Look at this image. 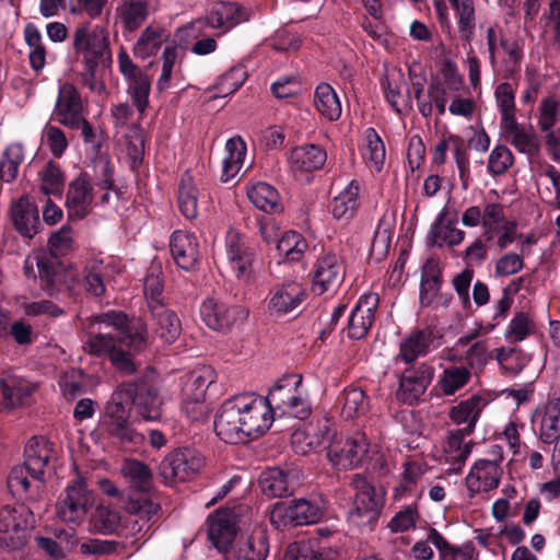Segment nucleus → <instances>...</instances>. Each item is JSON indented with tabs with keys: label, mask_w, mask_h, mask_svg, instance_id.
Returning a JSON list of instances; mask_svg holds the SVG:
<instances>
[{
	"label": "nucleus",
	"mask_w": 560,
	"mask_h": 560,
	"mask_svg": "<svg viewBox=\"0 0 560 560\" xmlns=\"http://www.w3.org/2000/svg\"><path fill=\"white\" fill-rule=\"evenodd\" d=\"M302 381L300 374H287L275 383L267 397L247 393L226 399L215 415L217 435L229 444L262 435L273 422L272 405L282 411Z\"/></svg>",
	"instance_id": "f257e3e1"
},
{
	"label": "nucleus",
	"mask_w": 560,
	"mask_h": 560,
	"mask_svg": "<svg viewBox=\"0 0 560 560\" xmlns=\"http://www.w3.org/2000/svg\"><path fill=\"white\" fill-rule=\"evenodd\" d=\"M121 475L133 489L125 502V512L129 514L124 523V534L138 536L147 533L158 520L159 504L152 501L149 490L152 485L150 467L138 460L127 459L121 466Z\"/></svg>",
	"instance_id": "f03ea898"
},
{
	"label": "nucleus",
	"mask_w": 560,
	"mask_h": 560,
	"mask_svg": "<svg viewBox=\"0 0 560 560\" xmlns=\"http://www.w3.org/2000/svg\"><path fill=\"white\" fill-rule=\"evenodd\" d=\"M48 244L51 252L38 250L24 260V275L39 280V287L49 295H55L65 287L67 273L58 255H63L72 246V231L68 225L54 232Z\"/></svg>",
	"instance_id": "7ed1b4c3"
},
{
	"label": "nucleus",
	"mask_w": 560,
	"mask_h": 560,
	"mask_svg": "<svg viewBox=\"0 0 560 560\" xmlns=\"http://www.w3.org/2000/svg\"><path fill=\"white\" fill-rule=\"evenodd\" d=\"M97 324L104 331L92 336L85 346L92 354L110 357L118 345H126L133 351H140L145 346L147 328L141 319H128L120 312H108L97 317Z\"/></svg>",
	"instance_id": "20e7f679"
},
{
	"label": "nucleus",
	"mask_w": 560,
	"mask_h": 560,
	"mask_svg": "<svg viewBox=\"0 0 560 560\" xmlns=\"http://www.w3.org/2000/svg\"><path fill=\"white\" fill-rule=\"evenodd\" d=\"M101 427L115 444L124 448L135 450L144 442V435L132 425L130 404L120 385L114 390L104 407Z\"/></svg>",
	"instance_id": "39448f33"
},
{
	"label": "nucleus",
	"mask_w": 560,
	"mask_h": 560,
	"mask_svg": "<svg viewBox=\"0 0 560 560\" xmlns=\"http://www.w3.org/2000/svg\"><path fill=\"white\" fill-rule=\"evenodd\" d=\"M249 20V12L236 2H215L206 18L197 19L177 28L175 36L179 40L196 39L202 34L205 26L221 30L225 34L236 25Z\"/></svg>",
	"instance_id": "423d86ee"
},
{
	"label": "nucleus",
	"mask_w": 560,
	"mask_h": 560,
	"mask_svg": "<svg viewBox=\"0 0 560 560\" xmlns=\"http://www.w3.org/2000/svg\"><path fill=\"white\" fill-rule=\"evenodd\" d=\"M75 57L85 63H110L109 36L105 27L89 22L78 24L71 34Z\"/></svg>",
	"instance_id": "0eeeda50"
},
{
	"label": "nucleus",
	"mask_w": 560,
	"mask_h": 560,
	"mask_svg": "<svg viewBox=\"0 0 560 560\" xmlns=\"http://www.w3.org/2000/svg\"><path fill=\"white\" fill-rule=\"evenodd\" d=\"M325 508L322 498H301L290 503L277 502L270 511L269 520L276 529L315 524L322 520Z\"/></svg>",
	"instance_id": "6e6552de"
},
{
	"label": "nucleus",
	"mask_w": 560,
	"mask_h": 560,
	"mask_svg": "<svg viewBox=\"0 0 560 560\" xmlns=\"http://www.w3.org/2000/svg\"><path fill=\"white\" fill-rule=\"evenodd\" d=\"M35 525L34 511L25 504L5 505L0 510V547L19 550Z\"/></svg>",
	"instance_id": "1a4fd4ad"
},
{
	"label": "nucleus",
	"mask_w": 560,
	"mask_h": 560,
	"mask_svg": "<svg viewBox=\"0 0 560 560\" xmlns=\"http://www.w3.org/2000/svg\"><path fill=\"white\" fill-rule=\"evenodd\" d=\"M94 504L93 491L88 488L83 478L78 477L59 495L56 512L62 522L80 525L88 518Z\"/></svg>",
	"instance_id": "9d476101"
},
{
	"label": "nucleus",
	"mask_w": 560,
	"mask_h": 560,
	"mask_svg": "<svg viewBox=\"0 0 560 560\" xmlns=\"http://www.w3.org/2000/svg\"><path fill=\"white\" fill-rule=\"evenodd\" d=\"M370 442L365 433L332 438L327 446V459L338 470L358 468L368 459Z\"/></svg>",
	"instance_id": "9b49d317"
},
{
	"label": "nucleus",
	"mask_w": 560,
	"mask_h": 560,
	"mask_svg": "<svg viewBox=\"0 0 560 560\" xmlns=\"http://www.w3.org/2000/svg\"><path fill=\"white\" fill-rule=\"evenodd\" d=\"M205 458L195 448H177L168 453L160 463L159 474L163 481L173 486L196 477L203 467Z\"/></svg>",
	"instance_id": "f8f14e48"
},
{
	"label": "nucleus",
	"mask_w": 560,
	"mask_h": 560,
	"mask_svg": "<svg viewBox=\"0 0 560 560\" xmlns=\"http://www.w3.org/2000/svg\"><path fill=\"white\" fill-rule=\"evenodd\" d=\"M125 397L145 421H158L162 416V399L158 389L145 378L120 385Z\"/></svg>",
	"instance_id": "ddd939ff"
},
{
	"label": "nucleus",
	"mask_w": 560,
	"mask_h": 560,
	"mask_svg": "<svg viewBox=\"0 0 560 560\" xmlns=\"http://www.w3.org/2000/svg\"><path fill=\"white\" fill-rule=\"evenodd\" d=\"M224 253L230 268L238 280L249 281L256 250L235 229L230 228L224 237Z\"/></svg>",
	"instance_id": "4468645a"
},
{
	"label": "nucleus",
	"mask_w": 560,
	"mask_h": 560,
	"mask_svg": "<svg viewBox=\"0 0 560 560\" xmlns=\"http://www.w3.org/2000/svg\"><path fill=\"white\" fill-rule=\"evenodd\" d=\"M334 436V422L327 417H322L294 430L291 434V446L294 453L307 455L322 450Z\"/></svg>",
	"instance_id": "2eb2a0df"
},
{
	"label": "nucleus",
	"mask_w": 560,
	"mask_h": 560,
	"mask_svg": "<svg viewBox=\"0 0 560 560\" xmlns=\"http://www.w3.org/2000/svg\"><path fill=\"white\" fill-rule=\"evenodd\" d=\"M306 296V289L296 280L276 283L265 299L266 312L271 317H282L299 308Z\"/></svg>",
	"instance_id": "dca6fc26"
},
{
	"label": "nucleus",
	"mask_w": 560,
	"mask_h": 560,
	"mask_svg": "<svg viewBox=\"0 0 560 560\" xmlns=\"http://www.w3.org/2000/svg\"><path fill=\"white\" fill-rule=\"evenodd\" d=\"M434 376V368L425 362L409 364L400 374L396 397L412 406L424 395Z\"/></svg>",
	"instance_id": "f3484780"
},
{
	"label": "nucleus",
	"mask_w": 560,
	"mask_h": 560,
	"mask_svg": "<svg viewBox=\"0 0 560 560\" xmlns=\"http://www.w3.org/2000/svg\"><path fill=\"white\" fill-rule=\"evenodd\" d=\"M201 320L212 330L226 331L237 320H243L248 316V312L240 305H228L226 303L208 298L203 300L199 307Z\"/></svg>",
	"instance_id": "a211bd4d"
},
{
	"label": "nucleus",
	"mask_w": 560,
	"mask_h": 560,
	"mask_svg": "<svg viewBox=\"0 0 560 560\" xmlns=\"http://www.w3.org/2000/svg\"><path fill=\"white\" fill-rule=\"evenodd\" d=\"M93 186L88 173L81 172L69 185L66 195L68 218L80 221L86 218L93 208Z\"/></svg>",
	"instance_id": "6ab92c4d"
},
{
	"label": "nucleus",
	"mask_w": 560,
	"mask_h": 560,
	"mask_svg": "<svg viewBox=\"0 0 560 560\" xmlns=\"http://www.w3.org/2000/svg\"><path fill=\"white\" fill-rule=\"evenodd\" d=\"M345 269L342 260L336 254H325L314 265L312 291L322 295L335 291L343 281Z\"/></svg>",
	"instance_id": "aec40b11"
},
{
	"label": "nucleus",
	"mask_w": 560,
	"mask_h": 560,
	"mask_svg": "<svg viewBox=\"0 0 560 560\" xmlns=\"http://www.w3.org/2000/svg\"><path fill=\"white\" fill-rule=\"evenodd\" d=\"M56 120L67 128H75L85 117V108L80 92L71 83L59 86L54 108Z\"/></svg>",
	"instance_id": "412c9836"
},
{
	"label": "nucleus",
	"mask_w": 560,
	"mask_h": 560,
	"mask_svg": "<svg viewBox=\"0 0 560 560\" xmlns=\"http://www.w3.org/2000/svg\"><path fill=\"white\" fill-rule=\"evenodd\" d=\"M10 493L18 500L35 502L42 499L44 480L42 475H35L22 465L14 466L7 479Z\"/></svg>",
	"instance_id": "4be33fe9"
},
{
	"label": "nucleus",
	"mask_w": 560,
	"mask_h": 560,
	"mask_svg": "<svg viewBox=\"0 0 560 560\" xmlns=\"http://www.w3.org/2000/svg\"><path fill=\"white\" fill-rule=\"evenodd\" d=\"M503 475L502 466L486 459H478L470 467L465 478V485L470 499L477 494L487 493L497 489Z\"/></svg>",
	"instance_id": "5701e85b"
},
{
	"label": "nucleus",
	"mask_w": 560,
	"mask_h": 560,
	"mask_svg": "<svg viewBox=\"0 0 560 560\" xmlns=\"http://www.w3.org/2000/svg\"><path fill=\"white\" fill-rule=\"evenodd\" d=\"M235 535V517L230 510L219 509L208 516L207 536L219 552H229Z\"/></svg>",
	"instance_id": "b1692460"
},
{
	"label": "nucleus",
	"mask_w": 560,
	"mask_h": 560,
	"mask_svg": "<svg viewBox=\"0 0 560 560\" xmlns=\"http://www.w3.org/2000/svg\"><path fill=\"white\" fill-rule=\"evenodd\" d=\"M170 249L175 264L185 271H194L200 264L199 243L194 233L176 230L170 237Z\"/></svg>",
	"instance_id": "393cba45"
},
{
	"label": "nucleus",
	"mask_w": 560,
	"mask_h": 560,
	"mask_svg": "<svg viewBox=\"0 0 560 560\" xmlns=\"http://www.w3.org/2000/svg\"><path fill=\"white\" fill-rule=\"evenodd\" d=\"M380 303L377 293H365L350 313L348 322V337L359 340L365 337L375 319V311Z\"/></svg>",
	"instance_id": "a878e982"
},
{
	"label": "nucleus",
	"mask_w": 560,
	"mask_h": 560,
	"mask_svg": "<svg viewBox=\"0 0 560 560\" xmlns=\"http://www.w3.org/2000/svg\"><path fill=\"white\" fill-rule=\"evenodd\" d=\"M327 161V153L318 144L305 143L294 147L288 155L290 171L295 177H302L320 170Z\"/></svg>",
	"instance_id": "bb28decb"
},
{
	"label": "nucleus",
	"mask_w": 560,
	"mask_h": 560,
	"mask_svg": "<svg viewBox=\"0 0 560 560\" xmlns=\"http://www.w3.org/2000/svg\"><path fill=\"white\" fill-rule=\"evenodd\" d=\"M350 485L355 490L353 511L358 515H370V518L376 517L384 504V492L377 490L360 474L352 476Z\"/></svg>",
	"instance_id": "cd10ccee"
},
{
	"label": "nucleus",
	"mask_w": 560,
	"mask_h": 560,
	"mask_svg": "<svg viewBox=\"0 0 560 560\" xmlns=\"http://www.w3.org/2000/svg\"><path fill=\"white\" fill-rule=\"evenodd\" d=\"M11 220L19 234L26 238H33L43 228L38 208L28 196L12 203Z\"/></svg>",
	"instance_id": "c85d7f7f"
},
{
	"label": "nucleus",
	"mask_w": 560,
	"mask_h": 560,
	"mask_svg": "<svg viewBox=\"0 0 560 560\" xmlns=\"http://www.w3.org/2000/svg\"><path fill=\"white\" fill-rule=\"evenodd\" d=\"M268 553V532L264 527H255L225 555V560H266Z\"/></svg>",
	"instance_id": "c756f323"
},
{
	"label": "nucleus",
	"mask_w": 560,
	"mask_h": 560,
	"mask_svg": "<svg viewBox=\"0 0 560 560\" xmlns=\"http://www.w3.org/2000/svg\"><path fill=\"white\" fill-rule=\"evenodd\" d=\"M439 346L440 342L432 329H418L401 341L397 358L412 364L418 358L425 357Z\"/></svg>",
	"instance_id": "7c9ffc66"
},
{
	"label": "nucleus",
	"mask_w": 560,
	"mask_h": 560,
	"mask_svg": "<svg viewBox=\"0 0 560 560\" xmlns=\"http://www.w3.org/2000/svg\"><path fill=\"white\" fill-rule=\"evenodd\" d=\"M35 385L16 375L8 374L0 380V408L12 410L27 404Z\"/></svg>",
	"instance_id": "2f4dec72"
},
{
	"label": "nucleus",
	"mask_w": 560,
	"mask_h": 560,
	"mask_svg": "<svg viewBox=\"0 0 560 560\" xmlns=\"http://www.w3.org/2000/svg\"><path fill=\"white\" fill-rule=\"evenodd\" d=\"M457 218L448 217V210L444 207L436 215L429 232L432 245L443 247L459 245L465 238V232L456 228Z\"/></svg>",
	"instance_id": "473e14b6"
},
{
	"label": "nucleus",
	"mask_w": 560,
	"mask_h": 560,
	"mask_svg": "<svg viewBox=\"0 0 560 560\" xmlns=\"http://www.w3.org/2000/svg\"><path fill=\"white\" fill-rule=\"evenodd\" d=\"M361 186L357 179H351L330 201L329 211L334 219L350 221L360 208Z\"/></svg>",
	"instance_id": "72a5a7b5"
},
{
	"label": "nucleus",
	"mask_w": 560,
	"mask_h": 560,
	"mask_svg": "<svg viewBox=\"0 0 560 560\" xmlns=\"http://www.w3.org/2000/svg\"><path fill=\"white\" fill-rule=\"evenodd\" d=\"M154 320L155 335L166 343H173L180 335L182 325L179 318L165 304H154L149 310Z\"/></svg>",
	"instance_id": "f704fd0d"
},
{
	"label": "nucleus",
	"mask_w": 560,
	"mask_h": 560,
	"mask_svg": "<svg viewBox=\"0 0 560 560\" xmlns=\"http://www.w3.org/2000/svg\"><path fill=\"white\" fill-rule=\"evenodd\" d=\"M506 140L521 153L534 155L538 152L539 142L534 129L530 126H524L512 120L500 126Z\"/></svg>",
	"instance_id": "c9c22d12"
},
{
	"label": "nucleus",
	"mask_w": 560,
	"mask_h": 560,
	"mask_svg": "<svg viewBox=\"0 0 560 560\" xmlns=\"http://www.w3.org/2000/svg\"><path fill=\"white\" fill-rule=\"evenodd\" d=\"M52 458L51 443L44 436H33L24 450L23 465L35 475L44 476L45 467Z\"/></svg>",
	"instance_id": "e433bc0d"
},
{
	"label": "nucleus",
	"mask_w": 560,
	"mask_h": 560,
	"mask_svg": "<svg viewBox=\"0 0 560 560\" xmlns=\"http://www.w3.org/2000/svg\"><path fill=\"white\" fill-rule=\"evenodd\" d=\"M338 551L317 540L296 541L288 546L282 560H337Z\"/></svg>",
	"instance_id": "4c0bfd02"
},
{
	"label": "nucleus",
	"mask_w": 560,
	"mask_h": 560,
	"mask_svg": "<svg viewBox=\"0 0 560 560\" xmlns=\"http://www.w3.org/2000/svg\"><path fill=\"white\" fill-rule=\"evenodd\" d=\"M129 516V514L126 512V516L121 518L119 513L115 510H112L107 506H97L95 511L91 515L90 525L91 527L103 535H109L115 532L118 533V535L128 537L124 534L122 527L126 518ZM147 533H143L142 535L138 536H130L131 538L137 541L139 538L143 537Z\"/></svg>",
	"instance_id": "58836bf2"
},
{
	"label": "nucleus",
	"mask_w": 560,
	"mask_h": 560,
	"mask_svg": "<svg viewBox=\"0 0 560 560\" xmlns=\"http://www.w3.org/2000/svg\"><path fill=\"white\" fill-rule=\"evenodd\" d=\"M215 378L217 373L212 366H197L183 377L182 396L206 398L207 389Z\"/></svg>",
	"instance_id": "ea45409f"
},
{
	"label": "nucleus",
	"mask_w": 560,
	"mask_h": 560,
	"mask_svg": "<svg viewBox=\"0 0 560 560\" xmlns=\"http://www.w3.org/2000/svg\"><path fill=\"white\" fill-rule=\"evenodd\" d=\"M456 19L457 30L462 37L467 43L474 38L477 16L474 0H447Z\"/></svg>",
	"instance_id": "a19ab883"
},
{
	"label": "nucleus",
	"mask_w": 560,
	"mask_h": 560,
	"mask_svg": "<svg viewBox=\"0 0 560 560\" xmlns=\"http://www.w3.org/2000/svg\"><path fill=\"white\" fill-rule=\"evenodd\" d=\"M226 155L223 159L222 182H229L234 178L243 167L247 147L242 137L230 138L225 143Z\"/></svg>",
	"instance_id": "79ce46f5"
},
{
	"label": "nucleus",
	"mask_w": 560,
	"mask_h": 560,
	"mask_svg": "<svg viewBox=\"0 0 560 560\" xmlns=\"http://www.w3.org/2000/svg\"><path fill=\"white\" fill-rule=\"evenodd\" d=\"M539 439L545 444L556 443L557 448L560 440V398L546 404L539 424Z\"/></svg>",
	"instance_id": "37998d69"
},
{
	"label": "nucleus",
	"mask_w": 560,
	"mask_h": 560,
	"mask_svg": "<svg viewBox=\"0 0 560 560\" xmlns=\"http://www.w3.org/2000/svg\"><path fill=\"white\" fill-rule=\"evenodd\" d=\"M471 433H466L463 430L452 431L448 435L447 443L445 446L446 460L453 464V467L448 470L453 474H458L462 467L471 452V442H466V436Z\"/></svg>",
	"instance_id": "c03bdc74"
},
{
	"label": "nucleus",
	"mask_w": 560,
	"mask_h": 560,
	"mask_svg": "<svg viewBox=\"0 0 560 560\" xmlns=\"http://www.w3.org/2000/svg\"><path fill=\"white\" fill-rule=\"evenodd\" d=\"M259 487L264 494L271 498H282L293 491L289 475L280 468H270L259 477Z\"/></svg>",
	"instance_id": "a18cd8bd"
},
{
	"label": "nucleus",
	"mask_w": 560,
	"mask_h": 560,
	"mask_svg": "<svg viewBox=\"0 0 560 560\" xmlns=\"http://www.w3.org/2000/svg\"><path fill=\"white\" fill-rule=\"evenodd\" d=\"M247 196L250 202L264 212L277 213L282 209L278 190L267 183L260 182L253 185Z\"/></svg>",
	"instance_id": "49530a36"
},
{
	"label": "nucleus",
	"mask_w": 560,
	"mask_h": 560,
	"mask_svg": "<svg viewBox=\"0 0 560 560\" xmlns=\"http://www.w3.org/2000/svg\"><path fill=\"white\" fill-rule=\"evenodd\" d=\"M314 105L318 113L330 121L341 116V104L334 88L328 83H320L316 86Z\"/></svg>",
	"instance_id": "de8ad7c7"
},
{
	"label": "nucleus",
	"mask_w": 560,
	"mask_h": 560,
	"mask_svg": "<svg viewBox=\"0 0 560 560\" xmlns=\"http://www.w3.org/2000/svg\"><path fill=\"white\" fill-rule=\"evenodd\" d=\"M277 252L288 262L300 261L306 250L308 243L306 238L296 231L284 232L279 240H277Z\"/></svg>",
	"instance_id": "09e8293b"
},
{
	"label": "nucleus",
	"mask_w": 560,
	"mask_h": 560,
	"mask_svg": "<svg viewBox=\"0 0 560 560\" xmlns=\"http://www.w3.org/2000/svg\"><path fill=\"white\" fill-rule=\"evenodd\" d=\"M340 399L342 401L341 416L347 420L364 416L369 410V397L360 387L345 388Z\"/></svg>",
	"instance_id": "8fccbe9b"
},
{
	"label": "nucleus",
	"mask_w": 560,
	"mask_h": 560,
	"mask_svg": "<svg viewBox=\"0 0 560 560\" xmlns=\"http://www.w3.org/2000/svg\"><path fill=\"white\" fill-rule=\"evenodd\" d=\"M471 378V372L464 365L445 368L439 375L436 386L445 396L454 395L462 389Z\"/></svg>",
	"instance_id": "3c124183"
},
{
	"label": "nucleus",
	"mask_w": 560,
	"mask_h": 560,
	"mask_svg": "<svg viewBox=\"0 0 560 560\" xmlns=\"http://www.w3.org/2000/svg\"><path fill=\"white\" fill-rule=\"evenodd\" d=\"M24 39L30 48V66L35 72H39L46 65V48L43 44V36L33 23H27L24 27Z\"/></svg>",
	"instance_id": "603ef678"
},
{
	"label": "nucleus",
	"mask_w": 560,
	"mask_h": 560,
	"mask_svg": "<svg viewBox=\"0 0 560 560\" xmlns=\"http://www.w3.org/2000/svg\"><path fill=\"white\" fill-rule=\"evenodd\" d=\"M117 12L124 27L133 32L140 27L149 15L148 0H124Z\"/></svg>",
	"instance_id": "864d4df0"
},
{
	"label": "nucleus",
	"mask_w": 560,
	"mask_h": 560,
	"mask_svg": "<svg viewBox=\"0 0 560 560\" xmlns=\"http://www.w3.org/2000/svg\"><path fill=\"white\" fill-rule=\"evenodd\" d=\"M178 208L187 220H194L198 215V189L189 173H185L179 182Z\"/></svg>",
	"instance_id": "5fc2aeb1"
},
{
	"label": "nucleus",
	"mask_w": 560,
	"mask_h": 560,
	"mask_svg": "<svg viewBox=\"0 0 560 560\" xmlns=\"http://www.w3.org/2000/svg\"><path fill=\"white\" fill-rule=\"evenodd\" d=\"M481 398L474 396L451 409V419L457 424H466L462 430L472 433L480 416Z\"/></svg>",
	"instance_id": "6e6d98bb"
},
{
	"label": "nucleus",
	"mask_w": 560,
	"mask_h": 560,
	"mask_svg": "<svg viewBox=\"0 0 560 560\" xmlns=\"http://www.w3.org/2000/svg\"><path fill=\"white\" fill-rule=\"evenodd\" d=\"M40 191L46 196L61 197L65 186V174L54 161H48L38 173Z\"/></svg>",
	"instance_id": "4d7b16f0"
},
{
	"label": "nucleus",
	"mask_w": 560,
	"mask_h": 560,
	"mask_svg": "<svg viewBox=\"0 0 560 560\" xmlns=\"http://www.w3.org/2000/svg\"><path fill=\"white\" fill-rule=\"evenodd\" d=\"M127 81V94L140 116H143L149 105L151 80L147 73H139Z\"/></svg>",
	"instance_id": "13d9d810"
},
{
	"label": "nucleus",
	"mask_w": 560,
	"mask_h": 560,
	"mask_svg": "<svg viewBox=\"0 0 560 560\" xmlns=\"http://www.w3.org/2000/svg\"><path fill=\"white\" fill-rule=\"evenodd\" d=\"M497 108L501 115L500 126L516 119L515 89L510 82H502L494 90Z\"/></svg>",
	"instance_id": "bf43d9fd"
},
{
	"label": "nucleus",
	"mask_w": 560,
	"mask_h": 560,
	"mask_svg": "<svg viewBox=\"0 0 560 560\" xmlns=\"http://www.w3.org/2000/svg\"><path fill=\"white\" fill-rule=\"evenodd\" d=\"M246 71L242 67H233L218 78L212 86L213 98L226 97L235 93L245 82Z\"/></svg>",
	"instance_id": "052dcab7"
},
{
	"label": "nucleus",
	"mask_w": 560,
	"mask_h": 560,
	"mask_svg": "<svg viewBox=\"0 0 560 560\" xmlns=\"http://www.w3.org/2000/svg\"><path fill=\"white\" fill-rule=\"evenodd\" d=\"M24 160L23 145L20 143L9 144L2 153L0 161V178L5 183L14 180L19 167Z\"/></svg>",
	"instance_id": "680f3d73"
},
{
	"label": "nucleus",
	"mask_w": 560,
	"mask_h": 560,
	"mask_svg": "<svg viewBox=\"0 0 560 560\" xmlns=\"http://www.w3.org/2000/svg\"><path fill=\"white\" fill-rule=\"evenodd\" d=\"M105 270L106 267L101 259H91L85 265L83 283L85 290L93 296H102L106 291Z\"/></svg>",
	"instance_id": "e2e57ef3"
},
{
	"label": "nucleus",
	"mask_w": 560,
	"mask_h": 560,
	"mask_svg": "<svg viewBox=\"0 0 560 560\" xmlns=\"http://www.w3.org/2000/svg\"><path fill=\"white\" fill-rule=\"evenodd\" d=\"M364 137L366 144L363 150V159L369 166L374 167L376 171H381L385 161L384 142L373 128H368Z\"/></svg>",
	"instance_id": "0e129e2a"
},
{
	"label": "nucleus",
	"mask_w": 560,
	"mask_h": 560,
	"mask_svg": "<svg viewBox=\"0 0 560 560\" xmlns=\"http://www.w3.org/2000/svg\"><path fill=\"white\" fill-rule=\"evenodd\" d=\"M492 357L493 354L489 349L488 340L481 339L474 341L465 351L463 358L466 362L465 366L468 368L470 372L474 371L475 373H480Z\"/></svg>",
	"instance_id": "69168bd1"
},
{
	"label": "nucleus",
	"mask_w": 560,
	"mask_h": 560,
	"mask_svg": "<svg viewBox=\"0 0 560 560\" xmlns=\"http://www.w3.org/2000/svg\"><path fill=\"white\" fill-rule=\"evenodd\" d=\"M164 40V33L160 28L148 26L135 45V55L145 59L155 55Z\"/></svg>",
	"instance_id": "338daca9"
},
{
	"label": "nucleus",
	"mask_w": 560,
	"mask_h": 560,
	"mask_svg": "<svg viewBox=\"0 0 560 560\" xmlns=\"http://www.w3.org/2000/svg\"><path fill=\"white\" fill-rule=\"evenodd\" d=\"M441 289V276L438 272L424 271L420 280L419 301L422 307H436Z\"/></svg>",
	"instance_id": "774afa93"
}]
</instances>
